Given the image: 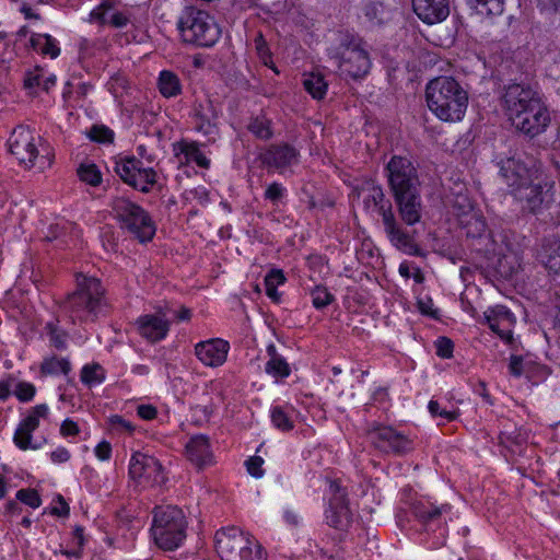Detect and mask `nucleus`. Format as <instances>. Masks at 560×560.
<instances>
[{"label": "nucleus", "instance_id": "13", "mask_svg": "<svg viewBox=\"0 0 560 560\" xmlns=\"http://www.w3.org/2000/svg\"><path fill=\"white\" fill-rule=\"evenodd\" d=\"M49 409L47 405H36L21 419L13 434L14 445L21 451H36L43 445L40 439L33 435V432L47 420Z\"/></svg>", "mask_w": 560, "mask_h": 560}, {"label": "nucleus", "instance_id": "19", "mask_svg": "<svg viewBox=\"0 0 560 560\" xmlns=\"http://www.w3.org/2000/svg\"><path fill=\"white\" fill-rule=\"evenodd\" d=\"M454 208L458 222L466 231L467 236L480 237L485 233L486 223L466 196L458 195L455 199Z\"/></svg>", "mask_w": 560, "mask_h": 560}, {"label": "nucleus", "instance_id": "36", "mask_svg": "<svg viewBox=\"0 0 560 560\" xmlns=\"http://www.w3.org/2000/svg\"><path fill=\"white\" fill-rule=\"evenodd\" d=\"M105 377V370L97 363L85 364L81 370V381L89 387L101 385Z\"/></svg>", "mask_w": 560, "mask_h": 560}, {"label": "nucleus", "instance_id": "63", "mask_svg": "<svg viewBox=\"0 0 560 560\" xmlns=\"http://www.w3.org/2000/svg\"><path fill=\"white\" fill-rule=\"evenodd\" d=\"M13 389H14V378L13 377L0 381V400L7 399L11 394H13Z\"/></svg>", "mask_w": 560, "mask_h": 560}, {"label": "nucleus", "instance_id": "20", "mask_svg": "<svg viewBox=\"0 0 560 560\" xmlns=\"http://www.w3.org/2000/svg\"><path fill=\"white\" fill-rule=\"evenodd\" d=\"M371 442L383 452L405 453L411 442L390 427L380 425L369 432Z\"/></svg>", "mask_w": 560, "mask_h": 560}, {"label": "nucleus", "instance_id": "35", "mask_svg": "<svg viewBox=\"0 0 560 560\" xmlns=\"http://www.w3.org/2000/svg\"><path fill=\"white\" fill-rule=\"evenodd\" d=\"M304 89L316 100H322L327 91V82L320 73L305 74Z\"/></svg>", "mask_w": 560, "mask_h": 560}, {"label": "nucleus", "instance_id": "57", "mask_svg": "<svg viewBox=\"0 0 560 560\" xmlns=\"http://www.w3.org/2000/svg\"><path fill=\"white\" fill-rule=\"evenodd\" d=\"M428 409H429V412L433 417L439 416V417H442V418H444L446 420H453L456 417L455 411H451V410H446V409L442 408L440 406L439 401H435V400H430L429 401Z\"/></svg>", "mask_w": 560, "mask_h": 560}, {"label": "nucleus", "instance_id": "41", "mask_svg": "<svg viewBox=\"0 0 560 560\" xmlns=\"http://www.w3.org/2000/svg\"><path fill=\"white\" fill-rule=\"evenodd\" d=\"M388 175H415L417 168L406 156L394 155L386 166Z\"/></svg>", "mask_w": 560, "mask_h": 560}, {"label": "nucleus", "instance_id": "45", "mask_svg": "<svg viewBox=\"0 0 560 560\" xmlns=\"http://www.w3.org/2000/svg\"><path fill=\"white\" fill-rule=\"evenodd\" d=\"M15 499L33 510L38 509L43 503L38 491L32 488L20 489Z\"/></svg>", "mask_w": 560, "mask_h": 560}, {"label": "nucleus", "instance_id": "17", "mask_svg": "<svg viewBox=\"0 0 560 560\" xmlns=\"http://www.w3.org/2000/svg\"><path fill=\"white\" fill-rule=\"evenodd\" d=\"M328 508L325 510L326 522L335 528H345L349 525L351 512L346 501V493L337 482L329 483Z\"/></svg>", "mask_w": 560, "mask_h": 560}, {"label": "nucleus", "instance_id": "44", "mask_svg": "<svg viewBox=\"0 0 560 560\" xmlns=\"http://www.w3.org/2000/svg\"><path fill=\"white\" fill-rule=\"evenodd\" d=\"M42 369L48 374H67L70 370V364L63 358L51 357L45 359Z\"/></svg>", "mask_w": 560, "mask_h": 560}, {"label": "nucleus", "instance_id": "6", "mask_svg": "<svg viewBox=\"0 0 560 560\" xmlns=\"http://www.w3.org/2000/svg\"><path fill=\"white\" fill-rule=\"evenodd\" d=\"M103 293L98 279L79 275L77 290L69 296L66 308L79 320L94 319L103 308Z\"/></svg>", "mask_w": 560, "mask_h": 560}, {"label": "nucleus", "instance_id": "33", "mask_svg": "<svg viewBox=\"0 0 560 560\" xmlns=\"http://www.w3.org/2000/svg\"><path fill=\"white\" fill-rule=\"evenodd\" d=\"M121 171L126 175H131L132 172H138L143 175H156V172L152 167L144 166L143 162L135 156L126 158L120 162H115V172L118 175H121Z\"/></svg>", "mask_w": 560, "mask_h": 560}, {"label": "nucleus", "instance_id": "42", "mask_svg": "<svg viewBox=\"0 0 560 560\" xmlns=\"http://www.w3.org/2000/svg\"><path fill=\"white\" fill-rule=\"evenodd\" d=\"M364 15L370 22L381 25L387 19V10L381 1H370L364 7Z\"/></svg>", "mask_w": 560, "mask_h": 560}, {"label": "nucleus", "instance_id": "26", "mask_svg": "<svg viewBox=\"0 0 560 560\" xmlns=\"http://www.w3.org/2000/svg\"><path fill=\"white\" fill-rule=\"evenodd\" d=\"M381 209L385 231L393 245L405 253L415 254L416 246L412 241L398 229L392 210H385L384 206H381Z\"/></svg>", "mask_w": 560, "mask_h": 560}, {"label": "nucleus", "instance_id": "12", "mask_svg": "<svg viewBox=\"0 0 560 560\" xmlns=\"http://www.w3.org/2000/svg\"><path fill=\"white\" fill-rule=\"evenodd\" d=\"M418 177H389L401 219L409 225L420 220V199L415 179Z\"/></svg>", "mask_w": 560, "mask_h": 560}, {"label": "nucleus", "instance_id": "31", "mask_svg": "<svg viewBox=\"0 0 560 560\" xmlns=\"http://www.w3.org/2000/svg\"><path fill=\"white\" fill-rule=\"evenodd\" d=\"M294 415L295 412L291 407L283 408L281 406H273L270 409L271 422L281 431H289L293 429Z\"/></svg>", "mask_w": 560, "mask_h": 560}, {"label": "nucleus", "instance_id": "25", "mask_svg": "<svg viewBox=\"0 0 560 560\" xmlns=\"http://www.w3.org/2000/svg\"><path fill=\"white\" fill-rule=\"evenodd\" d=\"M299 153L288 143L273 144L262 155V162L277 170L289 166L298 161Z\"/></svg>", "mask_w": 560, "mask_h": 560}, {"label": "nucleus", "instance_id": "40", "mask_svg": "<svg viewBox=\"0 0 560 560\" xmlns=\"http://www.w3.org/2000/svg\"><path fill=\"white\" fill-rule=\"evenodd\" d=\"M358 198H362L366 208L383 206V190L381 187L375 186L372 182L366 183V188H363L357 192Z\"/></svg>", "mask_w": 560, "mask_h": 560}, {"label": "nucleus", "instance_id": "16", "mask_svg": "<svg viewBox=\"0 0 560 560\" xmlns=\"http://www.w3.org/2000/svg\"><path fill=\"white\" fill-rule=\"evenodd\" d=\"M230 343L222 338H210L195 345L194 353L198 361L206 368L217 369L222 366L228 359Z\"/></svg>", "mask_w": 560, "mask_h": 560}, {"label": "nucleus", "instance_id": "47", "mask_svg": "<svg viewBox=\"0 0 560 560\" xmlns=\"http://www.w3.org/2000/svg\"><path fill=\"white\" fill-rule=\"evenodd\" d=\"M311 295L315 308L326 307L332 301V295L325 287H315Z\"/></svg>", "mask_w": 560, "mask_h": 560}, {"label": "nucleus", "instance_id": "14", "mask_svg": "<svg viewBox=\"0 0 560 560\" xmlns=\"http://www.w3.org/2000/svg\"><path fill=\"white\" fill-rule=\"evenodd\" d=\"M512 125L523 132L524 135L533 138L541 133L550 121V117L547 108L542 105L541 101L533 103L511 120Z\"/></svg>", "mask_w": 560, "mask_h": 560}, {"label": "nucleus", "instance_id": "64", "mask_svg": "<svg viewBox=\"0 0 560 560\" xmlns=\"http://www.w3.org/2000/svg\"><path fill=\"white\" fill-rule=\"evenodd\" d=\"M48 334L50 335V340L57 348H62L65 346V338L61 334L58 332L57 327L54 324L47 325Z\"/></svg>", "mask_w": 560, "mask_h": 560}, {"label": "nucleus", "instance_id": "21", "mask_svg": "<svg viewBox=\"0 0 560 560\" xmlns=\"http://www.w3.org/2000/svg\"><path fill=\"white\" fill-rule=\"evenodd\" d=\"M412 9L423 23L432 25L450 15V0H412Z\"/></svg>", "mask_w": 560, "mask_h": 560}, {"label": "nucleus", "instance_id": "53", "mask_svg": "<svg viewBox=\"0 0 560 560\" xmlns=\"http://www.w3.org/2000/svg\"><path fill=\"white\" fill-rule=\"evenodd\" d=\"M417 306L422 315L436 318L439 316L438 308L434 307L433 301L430 296H419L417 300Z\"/></svg>", "mask_w": 560, "mask_h": 560}, {"label": "nucleus", "instance_id": "2", "mask_svg": "<svg viewBox=\"0 0 560 560\" xmlns=\"http://www.w3.org/2000/svg\"><path fill=\"white\" fill-rule=\"evenodd\" d=\"M363 45V39L349 31H338L332 35L327 51L341 74L359 79L369 72L371 61Z\"/></svg>", "mask_w": 560, "mask_h": 560}, {"label": "nucleus", "instance_id": "9", "mask_svg": "<svg viewBox=\"0 0 560 560\" xmlns=\"http://www.w3.org/2000/svg\"><path fill=\"white\" fill-rule=\"evenodd\" d=\"M512 66L513 63L508 61L497 69V75L502 82L504 89L502 101L511 120L513 117H516V115H521V113L527 109L530 105L533 106V103L540 101L538 94L529 85L517 83L513 79L504 78V71Z\"/></svg>", "mask_w": 560, "mask_h": 560}, {"label": "nucleus", "instance_id": "51", "mask_svg": "<svg viewBox=\"0 0 560 560\" xmlns=\"http://www.w3.org/2000/svg\"><path fill=\"white\" fill-rule=\"evenodd\" d=\"M82 430L77 421L73 419L67 418L62 421L60 427V433L63 438L69 440H77Z\"/></svg>", "mask_w": 560, "mask_h": 560}, {"label": "nucleus", "instance_id": "56", "mask_svg": "<svg viewBox=\"0 0 560 560\" xmlns=\"http://www.w3.org/2000/svg\"><path fill=\"white\" fill-rule=\"evenodd\" d=\"M112 444L106 441H100L94 447V455L101 462H108L112 458Z\"/></svg>", "mask_w": 560, "mask_h": 560}, {"label": "nucleus", "instance_id": "18", "mask_svg": "<svg viewBox=\"0 0 560 560\" xmlns=\"http://www.w3.org/2000/svg\"><path fill=\"white\" fill-rule=\"evenodd\" d=\"M483 317L489 328L504 342H512L516 317L506 306H490L485 311Z\"/></svg>", "mask_w": 560, "mask_h": 560}, {"label": "nucleus", "instance_id": "55", "mask_svg": "<svg viewBox=\"0 0 560 560\" xmlns=\"http://www.w3.org/2000/svg\"><path fill=\"white\" fill-rule=\"evenodd\" d=\"M70 512L69 504L65 501L61 495H57L50 504V514L58 517L68 516Z\"/></svg>", "mask_w": 560, "mask_h": 560}, {"label": "nucleus", "instance_id": "22", "mask_svg": "<svg viewBox=\"0 0 560 560\" xmlns=\"http://www.w3.org/2000/svg\"><path fill=\"white\" fill-rule=\"evenodd\" d=\"M137 328L142 337L154 342L167 336L170 325L164 313L145 314L138 318Z\"/></svg>", "mask_w": 560, "mask_h": 560}, {"label": "nucleus", "instance_id": "58", "mask_svg": "<svg viewBox=\"0 0 560 560\" xmlns=\"http://www.w3.org/2000/svg\"><path fill=\"white\" fill-rule=\"evenodd\" d=\"M436 354L440 358L448 359L453 354V343L450 339L442 337L436 340Z\"/></svg>", "mask_w": 560, "mask_h": 560}, {"label": "nucleus", "instance_id": "30", "mask_svg": "<svg viewBox=\"0 0 560 560\" xmlns=\"http://www.w3.org/2000/svg\"><path fill=\"white\" fill-rule=\"evenodd\" d=\"M538 257L549 273L560 283V242L555 241L545 245Z\"/></svg>", "mask_w": 560, "mask_h": 560}, {"label": "nucleus", "instance_id": "27", "mask_svg": "<svg viewBox=\"0 0 560 560\" xmlns=\"http://www.w3.org/2000/svg\"><path fill=\"white\" fill-rule=\"evenodd\" d=\"M174 152L179 163L195 162L203 170L210 166V160L200 151L196 142L179 141L173 144Z\"/></svg>", "mask_w": 560, "mask_h": 560}, {"label": "nucleus", "instance_id": "5", "mask_svg": "<svg viewBox=\"0 0 560 560\" xmlns=\"http://www.w3.org/2000/svg\"><path fill=\"white\" fill-rule=\"evenodd\" d=\"M412 513L419 525L428 535L423 544L429 549H436L444 545L446 539V521L451 511L448 504L438 506L430 498H420L412 503Z\"/></svg>", "mask_w": 560, "mask_h": 560}, {"label": "nucleus", "instance_id": "37", "mask_svg": "<svg viewBox=\"0 0 560 560\" xmlns=\"http://www.w3.org/2000/svg\"><path fill=\"white\" fill-rule=\"evenodd\" d=\"M470 9L482 15H498L503 11L504 0H466Z\"/></svg>", "mask_w": 560, "mask_h": 560}, {"label": "nucleus", "instance_id": "7", "mask_svg": "<svg viewBox=\"0 0 560 560\" xmlns=\"http://www.w3.org/2000/svg\"><path fill=\"white\" fill-rule=\"evenodd\" d=\"M215 548L222 560H264L257 542L237 527L217 532Z\"/></svg>", "mask_w": 560, "mask_h": 560}, {"label": "nucleus", "instance_id": "3", "mask_svg": "<svg viewBox=\"0 0 560 560\" xmlns=\"http://www.w3.org/2000/svg\"><path fill=\"white\" fill-rule=\"evenodd\" d=\"M188 522L177 506H159L154 510L151 535L155 545L166 551L179 548L187 536Z\"/></svg>", "mask_w": 560, "mask_h": 560}, {"label": "nucleus", "instance_id": "50", "mask_svg": "<svg viewBox=\"0 0 560 560\" xmlns=\"http://www.w3.org/2000/svg\"><path fill=\"white\" fill-rule=\"evenodd\" d=\"M108 422H109L112 429H114L120 433L131 434L136 430V425L131 421L125 419L124 417H121L119 415L110 416L108 419Z\"/></svg>", "mask_w": 560, "mask_h": 560}, {"label": "nucleus", "instance_id": "1", "mask_svg": "<svg viewBox=\"0 0 560 560\" xmlns=\"http://www.w3.org/2000/svg\"><path fill=\"white\" fill-rule=\"evenodd\" d=\"M430 110L444 121H458L468 105V94L452 77H438L425 89Z\"/></svg>", "mask_w": 560, "mask_h": 560}, {"label": "nucleus", "instance_id": "10", "mask_svg": "<svg viewBox=\"0 0 560 560\" xmlns=\"http://www.w3.org/2000/svg\"><path fill=\"white\" fill-rule=\"evenodd\" d=\"M34 141L35 137L27 127L18 126L9 139V149L26 168L35 167L36 172L44 173L51 165V159L49 154L38 156Z\"/></svg>", "mask_w": 560, "mask_h": 560}, {"label": "nucleus", "instance_id": "29", "mask_svg": "<svg viewBox=\"0 0 560 560\" xmlns=\"http://www.w3.org/2000/svg\"><path fill=\"white\" fill-rule=\"evenodd\" d=\"M520 268L521 262L518 256L509 250L498 259V264L494 268V275L511 284H515V279Z\"/></svg>", "mask_w": 560, "mask_h": 560}, {"label": "nucleus", "instance_id": "38", "mask_svg": "<svg viewBox=\"0 0 560 560\" xmlns=\"http://www.w3.org/2000/svg\"><path fill=\"white\" fill-rule=\"evenodd\" d=\"M285 277L280 269L270 270L265 277L266 294L275 302L280 301V294L277 288L284 284Z\"/></svg>", "mask_w": 560, "mask_h": 560}, {"label": "nucleus", "instance_id": "59", "mask_svg": "<svg viewBox=\"0 0 560 560\" xmlns=\"http://www.w3.org/2000/svg\"><path fill=\"white\" fill-rule=\"evenodd\" d=\"M43 37L45 44H43V46L40 47L42 54L49 55L51 58L58 57L60 54V49L56 45L55 39L48 34H43Z\"/></svg>", "mask_w": 560, "mask_h": 560}, {"label": "nucleus", "instance_id": "62", "mask_svg": "<svg viewBox=\"0 0 560 560\" xmlns=\"http://www.w3.org/2000/svg\"><path fill=\"white\" fill-rule=\"evenodd\" d=\"M77 175H102L100 168L92 162H83L77 170Z\"/></svg>", "mask_w": 560, "mask_h": 560}, {"label": "nucleus", "instance_id": "23", "mask_svg": "<svg viewBox=\"0 0 560 560\" xmlns=\"http://www.w3.org/2000/svg\"><path fill=\"white\" fill-rule=\"evenodd\" d=\"M188 459L197 467H205L213 464L214 456L209 438L203 434H197L189 439L186 446Z\"/></svg>", "mask_w": 560, "mask_h": 560}, {"label": "nucleus", "instance_id": "15", "mask_svg": "<svg viewBox=\"0 0 560 560\" xmlns=\"http://www.w3.org/2000/svg\"><path fill=\"white\" fill-rule=\"evenodd\" d=\"M520 183L517 188L513 190L514 197L523 203L534 214H540L542 209L548 208L551 201L549 190L544 191L538 185L528 182L529 177H517Z\"/></svg>", "mask_w": 560, "mask_h": 560}, {"label": "nucleus", "instance_id": "11", "mask_svg": "<svg viewBox=\"0 0 560 560\" xmlns=\"http://www.w3.org/2000/svg\"><path fill=\"white\" fill-rule=\"evenodd\" d=\"M128 474L135 485L140 488L161 486L166 480L164 468L159 459L143 452L132 453Z\"/></svg>", "mask_w": 560, "mask_h": 560}, {"label": "nucleus", "instance_id": "48", "mask_svg": "<svg viewBox=\"0 0 560 560\" xmlns=\"http://www.w3.org/2000/svg\"><path fill=\"white\" fill-rule=\"evenodd\" d=\"M13 394L18 397L19 400L28 401L35 395V387L28 382H20L14 378Z\"/></svg>", "mask_w": 560, "mask_h": 560}, {"label": "nucleus", "instance_id": "34", "mask_svg": "<svg viewBox=\"0 0 560 560\" xmlns=\"http://www.w3.org/2000/svg\"><path fill=\"white\" fill-rule=\"evenodd\" d=\"M196 116L200 120L198 129L202 130L205 133H210L211 128L214 126L213 121L218 117V113L214 109L212 102L207 100L205 104L200 103Z\"/></svg>", "mask_w": 560, "mask_h": 560}, {"label": "nucleus", "instance_id": "39", "mask_svg": "<svg viewBox=\"0 0 560 560\" xmlns=\"http://www.w3.org/2000/svg\"><path fill=\"white\" fill-rule=\"evenodd\" d=\"M159 89L163 96L172 97L180 92L179 80L171 71H162L159 78Z\"/></svg>", "mask_w": 560, "mask_h": 560}, {"label": "nucleus", "instance_id": "32", "mask_svg": "<svg viewBox=\"0 0 560 560\" xmlns=\"http://www.w3.org/2000/svg\"><path fill=\"white\" fill-rule=\"evenodd\" d=\"M500 443L511 453V455H522L523 444L527 438L524 436L521 430L502 431L500 433Z\"/></svg>", "mask_w": 560, "mask_h": 560}, {"label": "nucleus", "instance_id": "43", "mask_svg": "<svg viewBox=\"0 0 560 560\" xmlns=\"http://www.w3.org/2000/svg\"><path fill=\"white\" fill-rule=\"evenodd\" d=\"M270 120L266 116H257L253 118L248 125V130L257 138L268 140L272 137Z\"/></svg>", "mask_w": 560, "mask_h": 560}, {"label": "nucleus", "instance_id": "8", "mask_svg": "<svg viewBox=\"0 0 560 560\" xmlns=\"http://www.w3.org/2000/svg\"><path fill=\"white\" fill-rule=\"evenodd\" d=\"M113 214L139 242L145 243L153 238L156 228L150 215L128 199L118 198L113 202Z\"/></svg>", "mask_w": 560, "mask_h": 560}, {"label": "nucleus", "instance_id": "28", "mask_svg": "<svg viewBox=\"0 0 560 560\" xmlns=\"http://www.w3.org/2000/svg\"><path fill=\"white\" fill-rule=\"evenodd\" d=\"M268 360L265 364V371L276 381L287 378L291 374V368L287 359L278 353L275 345L267 347Z\"/></svg>", "mask_w": 560, "mask_h": 560}, {"label": "nucleus", "instance_id": "4", "mask_svg": "<svg viewBox=\"0 0 560 560\" xmlns=\"http://www.w3.org/2000/svg\"><path fill=\"white\" fill-rule=\"evenodd\" d=\"M177 28L185 43L201 47L214 45L221 30L214 18L196 7H185L178 18Z\"/></svg>", "mask_w": 560, "mask_h": 560}, {"label": "nucleus", "instance_id": "49", "mask_svg": "<svg viewBox=\"0 0 560 560\" xmlns=\"http://www.w3.org/2000/svg\"><path fill=\"white\" fill-rule=\"evenodd\" d=\"M264 458L260 456H250L245 460V467L248 475L256 479H260L265 475Z\"/></svg>", "mask_w": 560, "mask_h": 560}, {"label": "nucleus", "instance_id": "54", "mask_svg": "<svg viewBox=\"0 0 560 560\" xmlns=\"http://www.w3.org/2000/svg\"><path fill=\"white\" fill-rule=\"evenodd\" d=\"M137 416L145 421H151L158 417V408L149 402H139L136 406Z\"/></svg>", "mask_w": 560, "mask_h": 560}, {"label": "nucleus", "instance_id": "24", "mask_svg": "<svg viewBox=\"0 0 560 560\" xmlns=\"http://www.w3.org/2000/svg\"><path fill=\"white\" fill-rule=\"evenodd\" d=\"M509 368L513 375H525L533 384H537L548 375L547 368L538 364L530 355H526L525 358L512 357Z\"/></svg>", "mask_w": 560, "mask_h": 560}, {"label": "nucleus", "instance_id": "60", "mask_svg": "<svg viewBox=\"0 0 560 560\" xmlns=\"http://www.w3.org/2000/svg\"><path fill=\"white\" fill-rule=\"evenodd\" d=\"M126 86L127 80L125 77L121 75L112 77L108 82V89L116 97H118L122 93Z\"/></svg>", "mask_w": 560, "mask_h": 560}, {"label": "nucleus", "instance_id": "61", "mask_svg": "<svg viewBox=\"0 0 560 560\" xmlns=\"http://www.w3.org/2000/svg\"><path fill=\"white\" fill-rule=\"evenodd\" d=\"M283 192L284 188L280 184L273 183L266 189L265 195L267 199L276 202L283 196Z\"/></svg>", "mask_w": 560, "mask_h": 560}, {"label": "nucleus", "instance_id": "52", "mask_svg": "<svg viewBox=\"0 0 560 560\" xmlns=\"http://www.w3.org/2000/svg\"><path fill=\"white\" fill-rule=\"evenodd\" d=\"M125 183L133 188L148 192L155 185L154 177H122Z\"/></svg>", "mask_w": 560, "mask_h": 560}, {"label": "nucleus", "instance_id": "46", "mask_svg": "<svg viewBox=\"0 0 560 560\" xmlns=\"http://www.w3.org/2000/svg\"><path fill=\"white\" fill-rule=\"evenodd\" d=\"M92 141L110 143L114 140V131L104 125H94L88 133Z\"/></svg>", "mask_w": 560, "mask_h": 560}]
</instances>
